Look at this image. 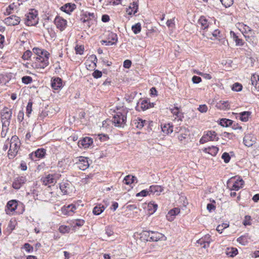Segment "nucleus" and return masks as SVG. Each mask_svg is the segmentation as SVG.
I'll return each mask as SVG.
<instances>
[{
  "label": "nucleus",
  "mask_w": 259,
  "mask_h": 259,
  "mask_svg": "<svg viewBox=\"0 0 259 259\" xmlns=\"http://www.w3.org/2000/svg\"><path fill=\"white\" fill-rule=\"evenodd\" d=\"M229 227V224L227 223H223L222 225H219L217 228V231L220 233H222V231Z\"/></svg>",
  "instance_id": "nucleus-47"
},
{
  "label": "nucleus",
  "mask_w": 259,
  "mask_h": 259,
  "mask_svg": "<svg viewBox=\"0 0 259 259\" xmlns=\"http://www.w3.org/2000/svg\"><path fill=\"white\" fill-rule=\"evenodd\" d=\"M4 22L8 25H17L19 24L20 18L15 15H11L5 19Z\"/></svg>",
  "instance_id": "nucleus-16"
},
{
  "label": "nucleus",
  "mask_w": 259,
  "mask_h": 259,
  "mask_svg": "<svg viewBox=\"0 0 259 259\" xmlns=\"http://www.w3.org/2000/svg\"><path fill=\"white\" fill-rule=\"evenodd\" d=\"M232 182H233V184L232 187L230 188L231 191H238L240 188L243 187L244 184V181L240 177L237 178L236 180V178H232L229 182V184H230Z\"/></svg>",
  "instance_id": "nucleus-9"
},
{
  "label": "nucleus",
  "mask_w": 259,
  "mask_h": 259,
  "mask_svg": "<svg viewBox=\"0 0 259 259\" xmlns=\"http://www.w3.org/2000/svg\"><path fill=\"white\" fill-rule=\"evenodd\" d=\"M147 195H150L149 190L148 191L146 190H143L141 191L140 192L137 193L136 196L137 197H138V196H146Z\"/></svg>",
  "instance_id": "nucleus-57"
},
{
  "label": "nucleus",
  "mask_w": 259,
  "mask_h": 259,
  "mask_svg": "<svg viewBox=\"0 0 259 259\" xmlns=\"http://www.w3.org/2000/svg\"><path fill=\"white\" fill-rule=\"evenodd\" d=\"M70 184L68 182H63L60 184V189L64 194L69 193Z\"/></svg>",
  "instance_id": "nucleus-28"
},
{
  "label": "nucleus",
  "mask_w": 259,
  "mask_h": 259,
  "mask_svg": "<svg viewBox=\"0 0 259 259\" xmlns=\"http://www.w3.org/2000/svg\"><path fill=\"white\" fill-rule=\"evenodd\" d=\"M255 137L251 134L246 135L243 138V142L246 146H252L256 142Z\"/></svg>",
  "instance_id": "nucleus-15"
},
{
  "label": "nucleus",
  "mask_w": 259,
  "mask_h": 259,
  "mask_svg": "<svg viewBox=\"0 0 259 259\" xmlns=\"http://www.w3.org/2000/svg\"><path fill=\"white\" fill-rule=\"evenodd\" d=\"M251 115V112L249 111H244L239 113V119L243 122H246L249 116Z\"/></svg>",
  "instance_id": "nucleus-35"
},
{
  "label": "nucleus",
  "mask_w": 259,
  "mask_h": 259,
  "mask_svg": "<svg viewBox=\"0 0 259 259\" xmlns=\"http://www.w3.org/2000/svg\"><path fill=\"white\" fill-rule=\"evenodd\" d=\"M52 88L57 90L62 87V79L59 77H56L51 80Z\"/></svg>",
  "instance_id": "nucleus-24"
},
{
  "label": "nucleus",
  "mask_w": 259,
  "mask_h": 259,
  "mask_svg": "<svg viewBox=\"0 0 259 259\" xmlns=\"http://www.w3.org/2000/svg\"><path fill=\"white\" fill-rule=\"evenodd\" d=\"M137 180V178L133 176H126L123 179V182L126 185H130L134 183L135 181Z\"/></svg>",
  "instance_id": "nucleus-36"
},
{
  "label": "nucleus",
  "mask_w": 259,
  "mask_h": 259,
  "mask_svg": "<svg viewBox=\"0 0 259 259\" xmlns=\"http://www.w3.org/2000/svg\"><path fill=\"white\" fill-rule=\"evenodd\" d=\"M149 190L150 195L155 194L156 195H159L160 193L162 192L163 190L162 187L158 185L151 186Z\"/></svg>",
  "instance_id": "nucleus-22"
},
{
  "label": "nucleus",
  "mask_w": 259,
  "mask_h": 259,
  "mask_svg": "<svg viewBox=\"0 0 259 259\" xmlns=\"http://www.w3.org/2000/svg\"><path fill=\"white\" fill-rule=\"evenodd\" d=\"M59 175L58 174H49L41 179L44 184L46 186L50 187L51 185L55 184L57 180L59 179Z\"/></svg>",
  "instance_id": "nucleus-7"
},
{
  "label": "nucleus",
  "mask_w": 259,
  "mask_h": 259,
  "mask_svg": "<svg viewBox=\"0 0 259 259\" xmlns=\"http://www.w3.org/2000/svg\"><path fill=\"white\" fill-rule=\"evenodd\" d=\"M192 80L194 83H198L202 80L201 78L197 76H193Z\"/></svg>",
  "instance_id": "nucleus-62"
},
{
  "label": "nucleus",
  "mask_w": 259,
  "mask_h": 259,
  "mask_svg": "<svg viewBox=\"0 0 259 259\" xmlns=\"http://www.w3.org/2000/svg\"><path fill=\"white\" fill-rule=\"evenodd\" d=\"M132 30L135 34H138L141 30V26L140 23H138L132 27Z\"/></svg>",
  "instance_id": "nucleus-42"
},
{
  "label": "nucleus",
  "mask_w": 259,
  "mask_h": 259,
  "mask_svg": "<svg viewBox=\"0 0 259 259\" xmlns=\"http://www.w3.org/2000/svg\"><path fill=\"white\" fill-rule=\"evenodd\" d=\"M26 24L28 26H33L36 24L38 22V19L37 18V14L29 13L28 14L26 18Z\"/></svg>",
  "instance_id": "nucleus-17"
},
{
  "label": "nucleus",
  "mask_w": 259,
  "mask_h": 259,
  "mask_svg": "<svg viewBox=\"0 0 259 259\" xmlns=\"http://www.w3.org/2000/svg\"><path fill=\"white\" fill-rule=\"evenodd\" d=\"M32 54V52L27 50L24 53L22 58L24 60H28L31 57Z\"/></svg>",
  "instance_id": "nucleus-48"
},
{
  "label": "nucleus",
  "mask_w": 259,
  "mask_h": 259,
  "mask_svg": "<svg viewBox=\"0 0 259 259\" xmlns=\"http://www.w3.org/2000/svg\"><path fill=\"white\" fill-rule=\"evenodd\" d=\"M93 139L90 137H85L80 140L78 142V146L80 148H87L93 143Z\"/></svg>",
  "instance_id": "nucleus-20"
},
{
  "label": "nucleus",
  "mask_w": 259,
  "mask_h": 259,
  "mask_svg": "<svg viewBox=\"0 0 259 259\" xmlns=\"http://www.w3.org/2000/svg\"><path fill=\"white\" fill-rule=\"evenodd\" d=\"M84 19L82 20L83 23L89 22L90 20L95 19V15L94 13L85 12L83 14Z\"/></svg>",
  "instance_id": "nucleus-34"
},
{
  "label": "nucleus",
  "mask_w": 259,
  "mask_h": 259,
  "mask_svg": "<svg viewBox=\"0 0 259 259\" xmlns=\"http://www.w3.org/2000/svg\"><path fill=\"white\" fill-rule=\"evenodd\" d=\"M105 208V207L103 204H99L94 207L93 213L95 215H99L104 210Z\"/></svg>",
  "instance_id": "nucleus-33"
},
{
  "label": "nucleus",
  "mask_w": 259,
  "mask_h": 259,
  "mask_svg": "<svg viewBox=\"0 0 259 259\" xmlns=\"http://www.w3.org/2000/svg\"><path fill=\"white\" fill-rule=\"evenodd\" d=\"M24 119V112L20 111L17 115V119L19 122H21Z\"/></svg>",
  "instance_id": "nucleus-63"
},
{
  "label": "nucleus",
  "mask_w": 259,
  "mask_h": 259,
  "mask_svg": "<svg viewBox=\"0 0 259 259\" xmlns=\"http://www.w3.org/2000/svg\"><path fill=\"white\" fill-rule=\"evenodd\" d=\"M23 248L28 253L32 252L33 250V247L28 243H26L24 244Z\"/></svg>",
  "instance_id": "nucleus-50"
},
{
  "label": "nucleus",
  "mask_w": 259,
  "mask_h": 259,
  "mask_svg": "<svg viewBox=\"0 0 259 259\" xmlns=\"http://www.w3.org/2000/svg\"><path fill=\"white\" fill-rule=\"evenodd\" d=\"M198 110L201 113H205L207 112V111L208 110V108L206 105L203 104V105H200L199 106V107L198 108Z\"/></svg>",
  "instance_id": "nucleus-58"
},
{
  "label": "nucleus",
  "mask_w": 259,
  "mask_h": 259,
  "mask_svg": "<svg viewBox=\"0 0 259 259\" xmlns=\"http://www.w3.org/2000/svg\"><path fill=\"white\" fill-rule=\"evenodd\" d=\"M22 81L26 84H28L32 82V78L29 76H24L22 78Z\"/></svg>",
  "instance_id": "nucleus-45"
},
{
  "label": "nucleus",
  "mask_w": 259,
  "mask_h": 259,
  "mask_svg": "<svg viewBox=\"0 0 259 259\" xmlns=\"http://www.w3.org/2000/svg\"><path fill=\"white\" fill-rule=\"evenodd\" d=\"M54 23L57 28L59 29L61 31L64 30L67 25V21L59 16L56 17Z\"/></svg>",
  "instance_id": "nucleus-12"
},
{
  "label": "nucleus",
  "mask_w": 259,
  "mask_h": 259,
  "mask_svg": "<svg viewBox=\"0 0 259 259\" xmlns=\"http://www.w3.org/2000/svg\"><path fill=\"white\" fill-rule=\"evenodd\" d=\"M212 35L217 39H219L222 37L221 31L218 29H215L212 32Z\"/></svg>",
  "instance_id": "nucleus-56"
},
{
  "label": "nucleus",
  "mask_w": 259,
  "mask_h": 259,
  "mask_svg": "<svg viewBox=\"0 0 259 259\" xmlns=\"http://www.w3.org/2000/svg\"><path fill=\"white\" fill-rule=\"evenodd\" d=\"M27 180L24 176H19L15 178L13 182L12 186L15 189H20L25 183Z\"/></svg>",
  "instance_id": "nucleus-13"
},
{
  "label": "nucleus",
  "mask_w": 259,
  "mask_h": 259,
  "mask_svg": "<svg viewBox=\"0 0 259 259\" xmlns=\"http://www.w3.org/2000/svg\"><path fill=\"white\" fill-rule=\"evenodd\" d=\"M84 223L85 222L83 220L76 219L72 220L71 221V224L72 225V227H73V228H75L76 227H80L84 225Z\"/></svg>",
  "instance_id": "nucleus-37"
},
{
  "label": "nucleus",
  "mask_w": 259,
  "mask_h": 259,
  "mask_svg": "<svg viewBox=\"0 0 259 259\" xmlns=\"http://www.w3.org/2000/svg\"><path fill=\"white\" fill-rule=\"evenodd\" d=\"M132 65V62L129 60H126L123 62V67L125 68H129Z\"/></svg>",
  "instance_id": "nucleus-64"
},
{
  "label": "nucleus",
  "mask_w": 259,
  "mask_h": 259,
  "mask_svg": "<svg viewBox=\"0 0 259 259\" xmlns=\"http://www.w3.org/2000/svg\"><path fill=\"white\" fill-rule=\"evenodd\" d=\"M148 233L149 238L145 239L147 241H158L159 240H165L166 239L163 234L158 232L152 231Z\"/></svg>",
  "instance_id": "nucleus-8"
},
{
  "label": "nucleus",
  "mask_w": 259,
  "mask_h": 259,
  "mask_svg": "<svg viewBox=\"0 0 259 259\" xmlns=\"http://www.w3.org/2000/svg\"><path fill=\"white\" fill-rule=\"evenodd\" d=\"M46 154V150L43 148L38 149L34 152H32L29 155V158L32 160L37 161L38 159L42 158Z\"/></svg>",
  "instance_id": "nucleus-11"
},
{
  "label": "nucleus",
  "mask_w": 259,
  "mask_h": 259,
  "mask_svg": "<svg viewBox=\"0 0 259 259\" xmlns=\"http://www.w3.org/2000/svg\"><path fill=\"white\" fill-rule=\"evenodd\" d=\"M219 138L217 137V134L214 131H207L200 140L201 144H204L208 141H218Z\"/></svg>",
  "instance_id": "nucleus-6"
},
{
  "label": "nucleus",
  "mask_w": 259,
  "mask_h": 259,
  "mask_svg": "<svg viewBox=\"0 0 259 259\" xmlns=\"http://www.w3.org/2000/svg\"><path fill=\"white\" fill-rule=\"evenodd\" d=\"M78 204H71L67 206H64L62 208V211L64 214L70 215L71 213L75 212V210L77 208Z\"/></svg>",
  "instance_id": "nucleus-19"
},
{
  "label": "nucleus",
  "mask_w": 259,
  "mask_h": 259,
  "mask_svg": "<svg viewBox=\"0 0 259 259\" xmlns=\"http://www.w3.org/2000/svg\"><path fill=\"white\" fill-rule=\"evenodd\" d=\"M180 134L178 136V139L179 141L182 142L184 140L186 139V138L189 135V131L188 129L184 127H182L180 130Z\"/></svg>",
  "instance_id": "nucleus-27"
},
{
  "label": "nucleus",
  "mask_w": 259,
  "mask_h": 259,
  "mask_svg": "<svg viewBox=\"0 0 259 259\" xmlns=\"http://www.w3.org/2000/svg\"><path fill=\"white\" fill-rule=\"evenodd\" d=\"M226 254L230 257H234L238 253V250L236 248H228L226 250Z\"/></svg>",
  "instance_id": "nucleus-39"
},
{
  "label": "nucleus",
  "mask_w": 259,
  "mask_h": 259,
  "mask_svg": "<svg viewBox=\"0 0 259 259\" xmlns=\"http://www.w3.org/2000/svg\"><path fill=\"white\" fill-rule=\"evenodd\" d=\"M198 23L199 24L201 25V29L203 30H207L209 28L210 25V24L208 22V20L203 16H202L200 17V18L198 20Z\"/></svg>",
  "instance_id": "nucleus-21"
},
{
  "label": "nucleus",
  "mask_w": 259,
  "mask_h": 259,
  "mask_svg": "<svg viewBox=\"0 0 259 259\" xmlns=\"http://www.w3.org/2000/svg\"><path fill=\"white\" fill-rule=\"evenodd\" d=\"M180 210L179 208L176 207L170 210L166 215V218L169 221H172L175 218V215L179 214Z\"/></svg>",
  "instance_id": "nucleus-23"
},
{
  "label": "nucleus",
  "mask_w": 259,
  "mask_h": 259,
  "mask_svg": "<svg viewBox=\"0 0 259 259\" xmlns=\"http://www.w3.org/2000/svg\"><path fill=\"white\" fill-rule=\"evenodd\" d=\"M16 7V6L14 4H12L10 5L6 10V12L4 13L5 15H10L12 13V11L14 10V8Z\"/></svg>",
  "instance_id": "nucleus-49"
},
{
  "label": "nucleus",
  "mask_w": 259,
  "mask_h": 259,
  "mask_svg": "<svg viewBox=\"0 0 259 259\" xmlns=\"http://www.w3.org/2000/svg\"><path fill=\"white\" fill-rule=\"evenodd\" d=\"M162 131L165 134H171L173 132V125L171 123H168L161 126Z\"/></svg>",
  "instance_id": "nucleus-29"
},
{
  "label": "nucleus",
  "mask_w": 259,
  "mask_h": 259,
  "mask_svg": "<svg viewBox=\"0 0 259 259\" xmlns=\"http://www.w3.org/2000/svg\"><path fill=\"white\" fill-rule=\"evenodd\" d=\"M222 158L224 160L225 163H227L230 161L231 157L228 153L224 152L222 154Z\"/></svg>",
  "instance_id": "nucleus-51"
},
{
  "label": "nucleus",
  "mask_w": 259,
  "mask_h": 259,
  "mask_svg": "<svg viewBox=\"0 0 259 259\" xmlns=\"http://www.w3.org/2000/svg\"><path fill=\"white\" fill-rule=\"evenodd\" d=\"M76 8V5L74 4L68 3L63 6L61 9L63 12L70 14Z\"/></svg>",
  "instance_id": "nucleus-25"
},
{
  "label": "nucleus",
  "mask_w": 259,
  "mask_h": 259,
  "mask_svg": "<svg viewBox=\"0 0 259 259\" xmlns=\"http://www.w3.org/2000/svg\"><path fill=\"white\" fill-rule=\"evenodd\" d=\"M152 106L150 103L148 102L147 100H142L140 103V106L139 105L138 106V108H141L142 110H145L150 107Z\"/></svg>",
  "instance_id": "nucleus-38"
},
{
  "label": "nucleus",
  "mask_w": 259,
  "mask_h": 259,
  "mask_svg": "<svg viewBox=\"0 0 259 259\" xmlns=\"http://www.w3.org/2000/svg\"><path fill=\"white\" fill-rule=\"evenodd\" d=\"M212 240L209 234H206L201 238L197 240V243L202 246V247L206 248L209 246V244Z\"/></svg>",
  "instance_id": "nucleus-14"
},
{
  "label": "nucleus",
  "mask_w": 259,
  "mask_h": 259,
  "mask_svg": "<svg viewBox=\"0 0 259 259\" xmlns=\"http://www.w3.org/2000/svg\"><path fill=\"white\" fill-rule=\"evenodd\" d=\"M92 76L95 78H99L101 77L102 76V73L101 71L98 70H95L92 73Z\"/></svg>",
  "instance_id": "nucleus-55"
},
{
  "label": "nucleus",
  "mask_w": 259,
  "mask_h": 259,
  "mask_svg": "<svg viewBox=\"0 0 259 259\" xmlns=\"http://www.w3.org/2000/svg\"><path fill=\"white\" fill-rule=\"evenodd\" d=\"M240 30H242V32L248 41L251 40V38L255 37V32L254 30L252 29L249 26L244 24H239Z\"/></svg>",
  "instance_id": "nucleus-5"
},
{
  "label": "nucleus",
  "mask_w": 259,
  "mask_h": 259,
  "mask_svg": "<svg viewBox=\"0 0 259 259\" xmlns=\"http://www.w3.org/2000/svg\"><path fill=\"white\" fill-rule=\"evenodd\" d=\"M242 89V85L241 84L236 82L233 84L232 90L234 91L239 92Z\"/></svg>",
  "instance_id": "nucleus-44"
},
{
  "label": "nucleus",
  "mask_w": 259,
  "mask_h": 259,
  "mask_svg": "<svg viewBox=\"0 0 259 259\" xmlns=\"http://www.w3.org/2000/svg\"><path fill=\"white\" fill-rule=\"evenodd\" d=\"M77 159V161L76 162V164L79 169L84 170L89 167V163L87 157L79 156Z\"/></svg>",
  "instance_id": "nucleus-10"
},
{
  "label": "nucleus",
  "mask_w": 259,
  "mask_h": 259,
  "mask_svg": "<svg viewBox=\"0 0 259 259\" xmlns=\"http://www.w3.org/2000/svg\"><path fill=\"white\" fill-rule=\"evenodd\" d=\"M251 84L253 85L256 89L259 91V76L258 75L253 74L250 79Z\"/></svg>",
  "instance_id": "nucleus-32"
},
{
  "label": "nucleus",
  "mask_w": 259,
  "mask_h": 259,
  "mask_svg": "<svg viewBox=\"0 0 259 259\" xmlns=\"http://www.w3.org/2000/svg\"><path fill=\"white\" fill-rule=\"evenodd\" d=\"M32 102L30 101H29L27 104V107H26V113L28 115H29L32 111Z\"/></svg>",
  "instance_id": "nucleus-54"
},
{
  "label": "nucleus",
  "mask_w": 259,
  "mask_h": 259,
  "mask_svg": "<svg viewBox=\"0 0 259 259\" xmlns=\"http://www.w3.org/2000/svg\"><path fill=\"white\" fill-rule=\"evenodd\" d=\"M108 38L110 39L108 41V45H115L118 40L117 34L112 32L109 33Z\"/></svg>",
  "instance_id": "nucleus-30"
},
{
  "label": "nucleus",
  "mask_w": 259,
  "mask_h": 259,
  "mask_svg": "<svg viewBox=\"0 0 259 259\" xmlns=\"http://www.w3.org/2000/svg\"><path fill=\"white\" fill-rule=\"evenodd\" d=\"M220 108L222 109H226L229 108V103L228 101H223L222 105L220 106Z\"/></svg>",
  "instance_id": "nucleus-61"
},
{
  "label": "nucleus",
  "mask_w": 259,
  "mask_h": 259,
  "mask_svg": "<svg viewBox=\"0 0 259 259\" xmlns=\"http://www.w3.org/2000/svg\"><path fill=\"white\" fill-rule=\"evenodd\" d=\"M127 112H117L113 117L112 122L115 126L123 127L125 124L126 121Z\"/></svg>",
  "instance_id": "nucleus-3"
},
{
  "label": "nucleus",
  "mask_w": 259,
  "mask_h": 259,
  "mask_svg": "<svg viewBox=\"0 0 259 259\" xmlns=\"http://www.w3.org/2000/svg\"><path fill=\"white\" fill-rule=\"evenodd\" d=\"M8 130H9V127H5L4 125H3L2 131L1 132V137L2 138L6 137Z\"/></svg>",
  "instance_id": "nucleus-60"
},
{
  "label": "nucleus",
  "mask_w": 259,
  "mask_h": 259,
  "mask_svg": "<svg viewBox=\"0 0 259 259\" xmlns=\"http://www.w3.org/2000/svg\"><path fill=\"white\" fill-rule=\"evenodd\" d=\"M75 50L77 54L82 55L83 53L84 47L82 46H76Z\"/></svg>",
  "instance_id": "nucleus-53"
},
{
  "label": "nucleus",
  "mask_w": 259,
  "mask_h": 259,
  "mask_svg": "<svg viewBox=\"0 0 259 259\" xmlns=\"http://www.w3.org/2000/svg\"><path fill=\"white\" fill-rule=\"evenodd\" d=\"M237 242L243 245H245L248 243V239L245 236H241L237 238Z\"/></svg>",
  "instance_id": "nucleus-41"
},
{
  "label": "nucleus",
  "mask_w": 259,
  "mask_h": 259,
  "mask_svg": "<svg viewBox=\"0 0 259 259\" xmlns=\"http://www.w3.org/2000/svg\"><path fill=\"white\" fill-rule=\"evenodd\" d=\"M36 57L33 58L35 61L33 63L32 66L36 69H44L49 65V53L44 50L34 48L32 50Z\"/></svg>",
  "instance_id": "nucleus-1"
},
{
  "label": "nucleus",
  "mask_w": 259,
  "mask_h": 259,
  "mask_svg": "<svg viewBox=\"0 0 259 259\" xmlns=\"http://www.w3.org/2000/svg\"><path fill=\"white\" fill-rule=\"evenodd\" d=\"M251 217L249 215H246L245 219L243 221V224L244 226H247L251 224L250 223Z\"/></svg>",
  "instance_id": "nucleus-59"
},
{
  "label": "nucleus",
  "mask_w": 259,
  "mask_h": 259,
  "mask_svg": "<svg viewBox=\"0 0 259 259\" xmlns=\"http://www.w3.org/2000/svg\"><path fill=\"white\" fill-rule=\"evenodd\" d=\"M175 18H173L172 19L167 20V21L166 23L167 26H168L169 28H172L175 27Z\"/></svg>",
  "instance_id": "nucleus-52"
},
{
  "label": "nucleus",
  "mask_w": 259,
  "mask_h": 259,
  "mask_svg": "<svg viewBox=\"0 0 259 259\" xmlns=\"http://www.w3.org/2000/svg\"><path fill=\"white\" fill-rule=\"evenodd\" d=\"M20 146V141L17 136L12 137L10 141V147L8 151V157L10 159L14 158L18 153Z\"/></svg>",
  "instance_id": "nucleus-2"
},
{
  "label": "nucleus",
  "mask_w": 259,
  "mask_h": 259,
  "mask_svg": "<svg viewBox=\"0 0 259 259\" xmlns=\"http://www.w3.org/2000/svg\"><path fill=\"white\" fill-rule=\"evenodd\" d=\"M148 209L151 211V213H154L156 211L157 209L158 206L156 204L150 202L148 205Z\"/></svg>",
  "instance_id": "nucleus-43"
},
{
  "label": "nucleus",
  "mask_w": 259,
  "mask_h": 259,
  "mask_svg": "<svg viewBox=\"0 0 259 259\" xmlns=\"http://www.w3.org/2000/svg\"><path fill=\"white\" fill-rule=\"evenodd\" d=\"M1 121L5 127H9L12 115V109L4 107L1 111Z\"/></svg>",
  "instance_id": "nucleus-4"
},
{
  "label": "nucleus",
  "mask_w": 259,
  "mask_h": 259,
  "mask_svg": "<svg viewBox=\"0 0 259 259\" xmlns=\"http://www.w3.org/2000/svg\"><path fill=\"white\" fill-rule=\"evenodd\" d=\"M18 205L17 201L15 200L9 201L7 204L6 211L7 214H13L15 211Z\"/></svg>",
  "instance_id": "nucleus-18"
},
{
  "label": "nucleus",
  "mask_w": 259,
  "mask_h": 259,
  "mask_svg": "<svg viewBox=\"0 0 259 259\" xmlns=\"http://www.w3.org/2000/svg\"><path fill=\"white\" fill-rule=\"evenodd\" d=\"M146 122L147 121L145 120H143L139 117H137L133 120V124L137 128L141 129L144 127Z\"/></svg>",
  "instance_id": "nucleus-26"
},
{
  "label": "nucleus",
  "mask_w": 259,
  "mask_h": 259,
  "mask_svg": "<svg viewBox=\"0 0 259 259\" xmlns=\"http://www.w3.org/2000/svg\"><path fill=\"white\" fill-rule=\"evenodd\" d=\"M204 151L206 153H208L212 156H215L219 151V148L216 146H212L211 147H208L205 148Z\"/></svg>",
  "instance_id": "nucleus-31"
},
{
  "label": "nucleus",
  "mask_w": 259,
  "mask_h": 259,
  "mask_svg": "<svg viewBox=\"0 0 259 259\" xmlns=\"http://www.w3.org/2000/svg\"><path fill=\"white\" fill-rule=\"evenodd\" d=\"M226 8L230 7L233 4V0H220Z\"/></svg>",
  "instance_id": "nucleus-46"
},
{
  "label": "nucleus",
  "mask_w": 259,
  "mask_h": 259,
  "mask_svg": "<svg viewBox=\"0 0 259 259\" xmlns=\"http://www.w3.org/2000/svg\"><path fill=\"white\" fill-rule=\"evenodd\" d=\"M220 124L224 127H228L233 124V121L226 118H222L220 120Z\"/></svg>",
  "instance_id": "nucleus-40"
}]
</instances>
